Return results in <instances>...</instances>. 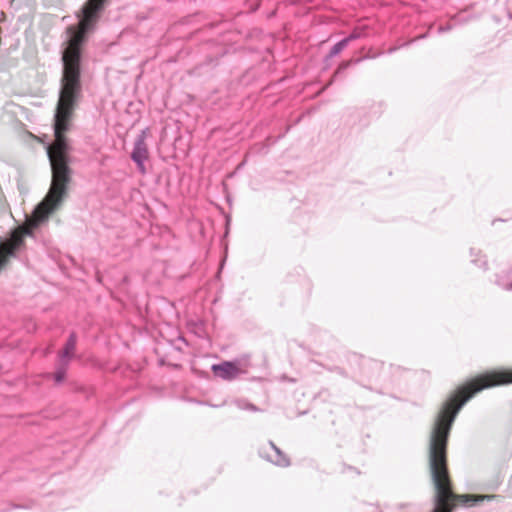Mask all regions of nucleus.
I'll return each instance as SVG.
<instances>
[{"label": "nucleus", "mask_w": 512, "mask_h": 512, "mask_svg": "<svg viewBox=\"0 0 512 512\" xmlns=\"http://www.w3.org/2000/svg\"><path fill=\"white\" fill-rule=\"evenodd\" d=\"M107 0H88L81 8L78 26L67 28V40L62 51V77L59 95H82L80 81L82 46L86 41V34L91 31Z\"/></svg>", "instance_id": "f257e3e1"}, {"label": "nucleus", "mask_w": 512, "mask_h": 512, "mask_svg": "<svg viewBox=\"0 0 512 512\" xmlns=\"http://www.w3.org/2000/svg\"><path fill=\"white\" fill-rule=\"evenodd\" d=\"M214 374L226 381L236 379L240 374L246 373V366L241 361H224L212 365Z\"/></svg>", "instance_id": "f03ea898"}, {"label": "nucleus", "mask_w": 512, "mask_h": 512, "mask_svg": "<svg viewBox=\"0 0 512 512\" xmlns=\"http://www.w3.org/2000/svg\"><path fill=\"white\" fill-rule=\"evenodd\" d=\"M146 131H141L134 142L133 150L131 152V159L136 163L138 171L141 174L146 173L145 161L149 157L148 147L145 142Z\"/></svg>", "instance_id": "7ed1b4c3"}, {"label": "nucleus", "mask_w": 512, "mask_h": 512, "mask_svg": "<svg viewBox=\"0 0 512 512\" xmlns=\"http://www.w3.org/2000/svg\"><path fill=\"white\" fill-rule=\"evenodd\" d=\"M259 455L263 459L280 467L290 465L289 458L271 441L259 450Z\"/></svg>", "instance_id": "20e7f679"}, {"label": "nucleus", "mask_w": 512, "mask_h": 512, "mask_svg": "<svg viewBox=\"0 0 512 512\" xmlns=\"http://www.w3.org/2000/svg\"><path fill=\"white\" fill-rule=\"evenodd\" d=\"M76 343H77V336L75 333H71L66 341V344H65L63 350L59 354V360L61 362H65V365L69 364V361L72 358L73 353L75 351Z\"/></svg>", "instance_id": "39448f33"}, {"label": "nucleus", "mask_w": 512, "mask_h": 512, "mask_svg": "<svg viewBox=\"0 0 512 512\" xmlns=\"http://www.w3.org/2000/svg\"><path fill=\"white\" fill-rule=\"evenodd\" d=\"M494 283L504 291H512V268L497 273Z\"/></svg>", "instance_id": "423d86ee"}, {"label": "nucleus", "mask_w": 512, "mask_h": 512, "mask_svg": "<svg viewBox=\"0 0 512 512\" xmlns=\"http://www.w3.org/2000/svg\"><path fill=\"white\" fill-rule=\"evenodd\" d=\"M512 384V369L496 370V386Z\"/></svg>", "instance_id": "0eeeda50"}, {"label": "nucleus", "mask_w": 512, "mask_h": 512, "mask_svg": "<svg viewBox=\"0 0 512 512\" xmlns=\"http://www.w3.org/2000/svg\"><path fill=\"white\" fill-rule=\"evenodd\" d=\"M471 262L479 268H486L487 260L481 255V251L474 248L470 249Z\"/></svg>", "instance_id": "6e6552de"}, {"label": "nucleus", "mask_w": 512, "mask_h": 512, "mask_svg": "<svg viewBox=\"0 0 512 512\" xmlns=\"http://www.w3.org/2000/svg\"><path fill=\"white\" fill-rule=\"evenodd\" d=\"M232 404L239 410H248L251 412H259L260 409L248 400L240 398L233 400Z\"/></svg>", "instance_id": "1a4fd4ad"}, {"label": "nucleus", "mask_w": 512, "mask_h": 512, "mask_svg": "<svg viewBox=\"0 0 512 512\" xmlns=\"http://www.w3.org/2000/svg\"><path fill=\"white\" fill-rule=\"evenodd\" d=\"M67 367L68 365H65V362H61L59 360L56 371L54 373V380L56 383H61L65 379Z\"/></svg>", "instance_id": "9d476101"}, {"label": "nucleus", "mask_w": 512, "mask_h": 512, "mask_svg": "<svg viewBox=\"0 0 512 512\" xmlns=\"http://www.w3.org/2000/svg\"><path fill=\"white\" fill-rule=\"evenodd\" d=\"M348 46L347 44V40H340L339 42H337L330 50L329 54L327 55L326 57V60H329L333 57H335L336 55H338L343 49H345L346 47Z\"/></svg>", "instance_id": "9b49d317"}, {"label": "nucleus", "mask_w": 512, "mask_h": 512, "mask_svg": "<svg viewBox=\"0 0 512 512\" xmlns=\"http://www.w3.org/2000/svg\"><path fill=\"white\" fill-rule=\"evenodd\" d=\"M362 36L361 32L358 30H354L349 36L343 38L344 40H347V44H349L351 41H354L356 39H359Z\"/></svg>", "instance_id": "f8f14e48"}, {"label": "nucleus", "mask_w": 512, "mask_h": 512, "mask_svg": "<svg viewBox=\"0 0 512 512\" xmlns=\"http://www.w3.org/2000/svg\"><path fill=\"white\" fill-rule=\"evenodd\" d=\"M349 62H343L339 68L337 69V71L334 73V78L336 77V75L341 71V70H344L346 69L348 66H349Z\"/></svg>", "instance_id": "ddd939ff"}, {"label": "nucleus", "mask_w": 512, "mask_h": 512, "mask_svg": "<svg viewBox=\"0 0 512 512\" xmlns=\"http://www.w3.org/2000/svg\"><path fill=\"white\" fill-rule=\"evenodd\" d=\"M448 30H449V27H442L441 26V27L438 28V32L439 33H443V32L448 31Z\"/></svg>", "instance_id": "4468645a"}, {"label": "nucleus", "mask_w": 512, "mask_h": 512, "mask_svg": "<svg viewBox=\"0 0 512 512\" xmlns=\"http://www.w3.org/2000/svg\"><path fill=\"white\" fill-rule=\"evenodd\" d=\"M396 49H397L396 47H394V48H390V49L388 50V53H393L394 51H396Z\"/></svg>", "instance_id": "2eb2a0df"}, {"label": "nucleus", "mask_w": 512, "mask_h": 512, "mask_svg": "<svg viewBox=\"0 0 512 512\" xmlns=\"http://www.w3.org/2000/svg\"><path fill=\"white\" fill-rule=\"evenodd\" d=\"M426 35H421L419 37H417L416 39H422V38H425Z\"/></svg>", "instance_id": "dca6fc26"}]
</instances>
